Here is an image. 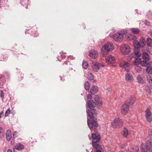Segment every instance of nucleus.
Masks as SVG:
<instances>
[{
	"instance_id": "obj_1",
	"label": "nucleus",
	"mask_w": 152,
	"mask_h": 152,
	"mask_svg": "<svg viewBox=\"0 0 152 152\" xmlns=\"http://www.w3.org/2000/svg\"><path fill=\"white\" fill-rule=\"evenodd\" d=\"M88 105L91 110H88L87 112L88 116L91 119V120H87L88 125L90 129L94 127H97L98 125L96 123V119L94 118V115L96 114V111L92 109L95 107L96 104L93 100H89L88 102Z\"/></svg>"
},
{
	"instance_id": "obj_2",
	"label": "nucleus",
	"mask_w": 152,
	"mask_h": 152,
	"mask_svg": "<svg viewBox=\"0 0 152 152\" xmlns=\"http://www.w3.org/2000/svg\"><path fill=\"white\" fill-rule=\"evenodd\" d=\"M114 49V47L112 43H108L105 45L103 47H102V48L101 53H102L103 56H105L107 55V53L103 52V50L107 52L111 51Z\"/></svg>"
},
{
	"instance_id": "obj_3",
	"label": "nucleus",
	"mask_w": 152,
	"mask_h": 152,
	"mask_svg": "<svg viewBox=\"0 0 152 152\" xmlns=\"http://www.w3.org/2000/svg\"><path fill=\"white\" fill-rule=\"evenodd\" d=\"M104 65L103 64L99 63L96 61H94L92 64V67L93 71L95 72H97L99 69L100 67H103Z\"/></svg>"
},
{
	"instance_id": "obj_4",
	"label": "nucleus",
	"mask_w": 152,
	"mask_h": 152,
	"mask_svg": "<svg viewBox=\"0 0 152 152\" xmlns=\"http://www.w3.org/2000/svg\"><path fill=\"white\" fill-rule=\"evenodd\" d=\"M121 50L123 54H127L130 51V47L127 45H124L121 47Z\"/></svg>"
},
{
	"instance_id": "obj_5",
	"label": "nucleus",
	"mask_w": 152,
	"mask_h": 152,
	"mask_svg": "<svg viewBox=\"0 0 152 152\" xmlns=\"http://www.w3.org/2000/svg\"><path fill=\"white\" fill-rule=\"evenodd\" d=\"M113 37L114 40L118 42L122 41L123 40V37L120 32L115 33L113 36Z\"/></svg>"
},
{
	"instance_id": "obj_6",
	"label": "nucleus",
	"mask_w": 152,
	"mask_h": 152,
	"mask_svg": "<svg viewBox=\"0 0 152 152\" xmlns=\"http://www.w3.org/2000/svg\"><path fill=\"white\" fill-rule=\"evenodd\" d=\"M112 125L113 127L118 128L121 126V122L119 118H116L115 119L112 123Z\"/></svg>"
},
{
	"instance_id": "obj_7",
	"label": "nucleus",
	"mask_w": 152,
	"mask_h": 152,
	"mask_svg": "<svg viewBox=\"0 0 152 152\" xmlns=\"http://www.w3.org/2000/svg\"><path fill=\"white\" fill-rule=\"evenodd\" d=\"M105 60L106 62L109 64H113L115 61V57L112 55L107 56L105 58Z\"/></svg>"
},
{
	"instance_id": "obj_8",
	"label": "nucleus",
	"mask_w": 152,
	"mask_h": 152,
	"mask_svg": "<svg viewBox=\"0 0 152 152\" xmlns=\"http://www.w3.org/2000/svg\"><path fill=\"white\" fill-rule=\"evenodd\" d=\"M129 108V105L126 104H123L121 107V111L122 113L124 115L126 114Z\"/></svg>"
},
{
	"instance_id": "obj_9",
	"label": "nucleus",
	"mask_w": 152,
	"mask_h": 152,
	"mask_svg": "<svg viewBox=\"0 0 152 152\" xmlns=\"http://www.w3.org/2000/svg\"><path fill=\"white\" fill-rule=\"evenodd\" d=\"M145 116L147 121L149 122H151L152 120L151 113L149 109L148 108L145 112Z\"/></svg>"
},
{
	"instance_id": "obj_10",
	"label": "nucleus",
	"mask_w": 152,
	"mask_h": 152,
	"mask_svg": "<svg viewBox=\"0 0 152 152\" xmlns=\"http://www.w3.org/2000/svg\"><path fill=\"white\" fill-rule=\"evenodd\" d=\"M120 66L121 67L124 69L126 72H128L129 71L130 66L129 64L125 62L121 64Z\"/></svg>"
},
{
	"instance_id": "obj_11",
	"label": "nucleus",
	"mask_w": 152,
	"mask_h": 152,
	"mask_svg": "<svg viewBox=\"0 0 152 152\" xmlns=\"http://www.w3.org/2000/svg\"><path fill=\"white\" fill-rule=\"evenodd\" d=\"M137 82L140 84H142L145 82V79L142 75H140L137 76Z\"/></svg>"
},
{
	"instance_id": "obj_12",
	"label": "nucleus",
	"mask_w": 152,
	"mask_h": 152,
	"mask_svg": "<svg viewBox=\"0 0 152 152\" xmlns=\"http://www.w3.org/2000/svg\"><path fill=\"white\" fill-rule=\"evenodd\" d=\"M98 142L95 141H92V146L96 149V152H102L101 151L102 149L101 146L97 143Z\"/></svg>"
},
{
	"instance_id": "obj_13",
	"label": "nucleus",
	"mask_w": 152,
	"mask_h": 152,
	"mask_svg": "<svg viewBox=\"0 0 152 152\" xmlns=\"http://www.w3.org/2000/svg\"><path fill=\"white\" fill-rule=\"evenodd\" d=\"M146 148L147 151L152 152V143L149 140L146 142Z\"/></svg>"
},
{
	"instance_id": "obj_14",
	"label": "nucleus",
	"mask_w": 152,
	"mask_h": 152,
	"mask_svg": "<svg viewBox=\"0 0 152 152\" xmlns=\"http://www.w3.org/2000/svg\"><path fill=\"white\" fill-rule=\"evenodd\" d=\"M94 100L96 105H98L99 106L101 105L102 104V99L99 96L95 95L94 96Z\"/></svg>"
},
{
	"instance_id": "obj_15",
	"label": "nucleus",
	"mask_w": 152,
	"mask_h": 152,
	"mask_svg": "<svg viewBox=\"0 0 152 152\" xmlns=\"http://www.w3.org/2000/svg\"><path fill=\"white\" fill-rule=\"evenodd\" d=\"M98 56L97 51L95 50H91L89 51V56L92 58H96Z\"/></svg>"
},
{
	"instance_id": "obj_16",
	"label": "nucleus",
	"mask_w": 152,
	"mask_h": 152,
	"mask_svg": "<svg viewBox=\"0 0 152 152\" xmlns=\"http://www.w3.org/2000/svg\"><path fill=\"white\" fill-rule=\"evenodd\" d=\"M92 137L93 140V141H92L99 142L100 140V136L99 135H96L95 133L92 134Z\"/></svg>"
},
{
	"instance_id": "obj_17",
	"label": "nucleus",
	"mask_w": 152,
	"mask_h": 152,
	"mask_svg": "<svg viewBox=\"0 0 152 152\" xmlns=\"http://www.w3.org/2000/svg\"><path fill=\"white\" fill-rule=\"evenodd\" d=\"M126 80L127 82H131L133 79L132 75L130 74H127L125 75Z\"/></svg>"
},
{
	"instance_id": "obj_18",
	"label": "nucleus",
	"mask_w": 152,
	"mask_h": 152,
	"mask_svg": "<svg viewBox=\"0 0 152 152\" xmlns=\"http://www.w3.org/2000/svg\"><path fill=\"white\" fill-rule=\"evenodd\" d=\"M6 138L8 141H10L12 138L11 131L10 130H7L6 133Z\"/></svg>"
},
{
	"instance_id": "obj_19",
	"label": "nucleus",
	"mask_w": 152,
	"mask_h": 152,
	"mask_svg": "<svg viewBox=\"0 0 152 152\" xmlns=\"http://www.w3.org/2000/svg\"><path fill=\"white\" fill-rule=\"evenodd\" d=\"M98 91V88L97 86H94L91 89L90 93L92 94H94L97 92Z\"/></svg>"
},
{
	"instance_id": "obj_20",
	"label": "nucleus",
	"mask_w": 152,
	"mask_h": 152,
	"mask_svg": "<svg viewBox=\"0 0 152 152\" xmlns=\"http://www.w3.org/2000/svg\"><path fill=\"white\" fill-rule=\"evenodd\" d=\"M133 44L134 47L135 48H139L141 47L140 43L137 40H135L134 41Z\"/></svg>"
},
{
	"instance_id": "obj_21",
	"label": "nucleus",
	"mask_w": 152,
	"mask_h": 152,
	"mask_svg": "<svg viewBox=\"0 0 152 152\" xmlns=\"http://www.w3.org/2000/svg\"><path fill=\"white\" fill-rule=\"evenodd\" d=\"M15 148L17 150H21L23 149L24 146L23 145L19 143L16 145Z\"/></svg>"
},
{
	"instance_id": "obj_22",
	"label": "nucleus",
	"mask_w": 152,
	"mask_h": 152,
	"mask_svg": "<svg viewBox=\"0 0 152 152\" xmlns=\"http://www.w3.org/2000/svg\"><path fill=\"white\" fill-rule=\"evenodd\" d=\"M139 42L141 44V47H144L145 46V38L143 37H141L140 39Z\"/></svg>"
},
{
	"instance_id": "obj_23",
	"label": "nucleus",
	"mask_w": 152,
	"mask_h": 152,
	"mask_svg": "<svg viewBox=\"0 0 152 152\" xmlns=\"http://www.w3.org/2000/svg\"><path fill=\"white\" fill-rule=\"evenodd\" d=\"M122 133L124 137H127L128 134V129L126 128H124L122 131Z\"/></svg>"
},
{
	"instance_id": "obj_24",
	"label": "nucleus",
	"mask_w": 152,
	"mask_h": 152,
	"mask_svg": "<svg viewBox=\"0 0 152 152\" xmlns=\"http://www.w3.org/2000/svg\"><path fill=\"white\" fill-rule=\"evenodd\" d=\"M142 58L143 59L149 60V56L148 54L146 52H144L142 54Z\"/></svg>"
},
{
	"instance_id": "obj_25",
	"label": "nucleus",
	"mask_w": 152,
	"mask_h": 152,
	"mask_svg": "<svg viewBox=\"0 0 152 152\" xmlns=\"http://www.w3.org/2000/svg\"><path fill=\"white\" fill-rule=\"evenodd\" d=\"M135 101V98L134 96H133L129 98L127 100V102L131 104H134V102Z\"/></svg>"
},
{
	"instance_id": "obj_26",
	"label": "nucleus",
	"mask_w": 152,
	"mask_h": 152,
	"mask_svg": "<svg viewBox=\"0 0 152 152\" xmlns=\"http://www.w3.org/2000/svg\"><path fill=\"white\" fill-rule=\"evenodd\" d=\"M148 60H143L141 61L140 62V64L142 66L146 67L148 66Z\"/></svg>"
},
{
	"instance_id": "obj_27",
	"label": "nucleus",
	"mask_w": 152,
	"mask_h": 152,
	"mask_svg": "<svg viewBox=\"0 0 152 152\" xmlns=\"http://www.w3.org/2000/svg\"><path fill=\"white\" fill-rule=\"evenodd\" d=\"M131 31L134 34H137L140 32V30L138 28H131Z\"/></svg>"
},
{
	"instance_id": "obj_28",
	"label": "nucleus",
	"mask_w": 152,
	"mask_h": 152,
	"mask_svg": "<svg viewBox=\"0 0 152 152\" xmlns=\"http://www.w3.org/2000/svg\"><path fill=\"white\" fill-rule=\"evenodd\" d=\"M148 45L151 47H152V39L150 38H148L147 40Z\"/></svg>"
},
{
	"instance_id": "obj_29",
	"label": "nucleus",
	"mask_w": 152,
	"mask_h": 152,
	"mask_svg": "<svg viewBox=\"0 0 152 152\" xmlns=\"http://www.w3.org/2000/svg\"><path fill=\"white\" fill-rule=\"evenodd\" d=\"M141 61V59L140 58H137L134 61V64L136 66H137L140 64Z\"/></svg>"
},
{
	"instance_id": "obj_30",
	"label": "nucleus",
	"mask_w": 152,
	"mask_h": 152,
	"mask_svg": "<svg viewBox=\"0 0 152 152\" xmlns=\"http://www.w3.org/2000/svg\"><path fill=\"white\" fill-rule=\"evenodd\" d=\"M82 66L83 68L85 69H86L88 66V64L87 62L86 61H83L82 64Z\"/></svg>"
},
{
	"instance_id": "obj_31",
	"label": "nucleus",
	"mask_w": 152,
	"mask_h": 152,
	"mask_svg": "<svg viewBox=\"0 0 152 152\" xmlns=\"http://www.w3.org/2000/svg\"><path fill=\"white\" fill-rule=\"evenodd\" d=\"M90 85L89 83L87 81L85 82L84 84V88L86 90H88L89 88Z\"/></svg>"
},
{
	"instance_id": "obj_32",
	"label": "nucleus",
	"mask_w": 152,
	"mask_h": 152,
	"mask_svg": "<svg viewBox=\"0 0 152 152\" xmlns=\"http://www.w3.org/2000/svg\"><path fill=\"white\" fill-rule=\"evenodd\" d=\"M135 69L136 72L138 73H140L142 70V68L137 65L135 67Z\"/></svg>"
},
{
	"instance_id": "obj_33",
	"label": "nucleus",
	"mask_w": 152,
	"mask_h": 152,
	"mask_svg": "<svg viewBox=\"0 0 152 152\" xmlns=\"http://www.w3.org/2000/svg\"><path fill=\"white\" fill-rule=\"evenodd\" d=\"M146 71L149 74L152 73V68L150 66H148L146 69Z\"/></svg>"
},
{
	"instance_id": "obj_34",
	"label": "nucleus",
	"mask_w": 152,
	"mask_h": 152,
	"mask_svg": "<svg viewBox=\"0 0 152 152\" xmlns=\"http://www.w3.org/2000/svg\"><path fill=\"white\" fill-rule=\"evenodd\" d=\"M145 90L148 93H150L151 92V89L148 86H145Z\"/></svg>"
},
{
	"instance_id": "obj_35",
	"label": "nucleus",
	"mask_w": 152,
	"mask_h": 152,
	"mask_svg": "<svg viewBox=\"0 0 152 152\" xmlns=\"http://www.w3.org/2000/svg\"><path fill=\"white\" fill-rule=\"evenodd\" d=\"M134 54L133 53L132 54L128 56L127 58V60L128 61H130L131 59L134 57Z\"/></svg>"
},
{
	"instance_id": "obj_36",
	"label": "nucleus",
	"mask_w": 152,
	"mask_h": 152,
	"mask_svg": "<svg viewBox=\"0 0 152 152\" xmlns=\"http://www.w3.org/2000/svg\"><path fill=\"white\" fill-rule=\"evenodd\" d=\"M133 151L134 152H137L139 150L138 147L137 146H134L133 147Z\"/></svg>"
},
{
	"instance_id": "obj_37",
	"label": "nucleus",
	"mask_w": 152,
	"mask_h": 152,
	"mask_svg": "<svg viewBox=\"0 0 152 152\" xmlns=\"http://www.w3.org/2000/svg\"><path fill=\"white\" fill-rule=\"evenodd\" d=\"M10 112L11 110L10 108L8 109L5 112L4 115L5 116L7 117L8 116L9 114L10 113Z\"/></svg>"
},
{
	"instance_id": "obj_38",
	"label": "nucleus",
	"mask_w": 152,
	"mask_h": 152,
	"mask_svg": "<svg viewBox=\"0 0 152 152\" xmlns=\"http://www.w3.org/2000/svg\"><path fill=\"white\" fill-rule=\"evenodd\" d=\"M4 92L2 91L1 90L0 91V97L3 100V99L4 98Z\"/></svg>"
},
{
	"instance_id": "obj_39",
	"label": "nucleus",
	"mask_w": 152,
	"mask_h": 152,
	"mask_svg": "<svg viewBox=\"0 0 152 152\" xmlns=\"http://www.w3.org/2000/svg\"><path fill=\"white\" fill-rule=\"evenodd\" d=\"M119 32H120L122 35L123 34L125 35L127 33V30L126 29H123Z\"/></svg>"
},
{
	"instance_id": "obj_40",
	"label": "nucleus",
	"mask_w": 152,
	"mask_h": 152,
	"mask_svg": "<svg viewBox=\"0 0 152 152\" xmlns=\"http://www.w3.org/2000/svg\"><path fill=\"white\" fill-rule=\"evenodd\" d=\"M3 131V129L2 127H0V136L1 138L3 135V133L2 131Z\"/></svg>"
},
{
	"instance_id": "obj_41",
	"label": "nucleus",
	"mask_w": 152,
	"mask_h": 152,
	"mask_svg": "<svg viewBox=\"0 0 152 152\" xmlns=\"http://www.w3.org/2000/svg\"><path fill=\"white\" fill-rule=\"evenodd\" d=\"M94 77L93 75L91 73L88 76V79L90 80H92L93 79Z\"/></svg>"
},
{
	"instance_id": "obj_42",
	"label": "nucleus",
	"mask_w": 152,
	"mask_h": 152,
	"mask_svg": "<svg viewBox=\"0 0 152 152\" xmlns=\"http://www.w3.org/2000/svg\"><path fill=\"white\" fill-rule=\"evenodd\" d=\"M149 138L151 140H152V132H150L149 133Z\"/></svg>"
},
{
	"instance_id": "obj_43",
	"label": "nucleus",
	"mask_w": 152,
	"mask_h": 152,
	"mask_svg": "<svg viewBox=\"0 0 152 152\" xmlns=\"http://www.w3.org/2000/svg\"><path fill=\"white\" fill-rule=\"evenodd\" d=\"M134 55L137 57H139L140 56L141 54L139 52H137L134 54Z\"/></svg>"
},
{
	"instance_id": "obj_44",
	"label": "nucleus",
	"mask_w": 152,
	"mask_h": 152,
	"mask_svg": "<svg viewBox=\"0 0 152 152\" xmlns=\"http://www.w3.org/2000/svg\"><path fill=\"white\" fill-rule=\"evenodd\" d=\"M18 134V132H14L13 134V137L14 138H15L17 137V134Z\"/></svg>"
},
{
	"instance_id": "obj_45",
	"label": "nucleus",
	"mask_w": 152,
	"mask_h": 152,
	"mask_svg": "<svg viewBox=\"0 0 152 152\" xmlns=\"http://www.w3.org/2000/svg\"><path fill=\"white\" fill-rule=\"evenodd\" d=\"M127 145L126 143L120 145V146L122 148H123L125 146Z\"/></svg>"
},
{
	"instance_id": "obj_46",
	"label": "nucleus",
	"mask_w": 152,
	"mask_h": 152,
	"mask_svg": "<svg viewBox=\"0 0 152 152\" xmlns=\"http://www.w3.org/2000/svg\"><path fill=\"white\" fill-rule=\"evenodd\" d=\"M60 56L62 59L65 58L66 57V56L63 53H62L60 55Z\"/></svg>"
},
{
	"instance_id": "obj_47",
	"label": "nucleus",
	"mask_w": 152,
	"mask_h": 152,
	"mask_svg": "<svg viewBox=\"0 0 152 152\" xmlns=\"http://www.w3.org/2000/svg\"><path fill=\"white\" fill-rule=\"evenodd\" d=\"M130 37L133 38L134 39H136V36L132 34L130 35Z\"/></svg>"
},
{
	"instance_id": "obj_48",
	"label": "nucleus",
	"mask_w": 152,
	"mask_h": 152,
	"mask_svg": "<svg viewBox=\"0 0 152 152\" xmlns=\"http://www.w3.org/2000/svg\"><path fill=\"white\" fill-rule=\"evenodd\" d=\"M145 23L146 25L149 26L150 25V22L148 21H146Z\"/></svg>"
},
{
	"instance_id": "obj_49",
	"label": "nucleus",
	"mask_w": 152,
	"mask_h": 152,
	"mask_svg": "<svg viewBox=\"0 0 152 152\" xmlns=\"http://www.w3.org/2000/svg\"><path fill=\"white\" fill-rule=\"evenodd\" d=\"M91 96L90 94H88L87 96V98L88 99H91Z\"/></svg>"
},
{
	"instance_id": "obj_50",
	"label": "nucleus",
	"mask_w": 152,
	"mask_h": 152,
	"mask_svg": "<svg viewBox=\"0 0 152 152\" xmlns=\"http://www.w3.org/2000/svg\"><path fill=\"white\" fill-rule=\"evenodd\" d=\"M7 152H12V151L11 150L9 149L7 150Z\"/></svg>"
},
{
	"instance_id": "obj_51",
	"label": "nucleus",
	"mask_w": 152,
	"mask_h": 152,
	"mask_svg": "<svg viewBox=\"0 0 152 152\" xmlns=\"http://www.w3.org/2000/svg\"><path fill=\"white\" fill-rule=\"evenodd\" d=\"M69 58H70L72 59H74V57H73L72 56H70L69 57Z\"/></svg>"
},
{
	"instance_id": "obj_52",
	"label": "nucleus",
	"mask_w": 152,
	"mask_h": 152,
	"mask_svg": "<svg viewBox=\"0 0 152 152\" xmlns=\"http://www.w3.org/2000/svg\"><path fill=\"white\" fill-rule=\"evenodd\" d=\"M7 57L6 56L5 59H3V61H5L6 60V59H7Z\"/></svg>"
},
{
	"instance_id": "obj_53",
	"label": "nucleus",
	"mask_w": 152,
	"mask_h": 152,
	"mask_svg": "<svg viewBox=\"0 0 152 152\" xmlns=\"http://www.w3.org/2000/svg\"><path fill=\"white\" fill-rule=\"evenodd\" d=\"M151 36L152 37V32H151Z\"/></svg>"
},
{
	"instance_id": "obj_54",
	"label": "nucleus",
	"mask_w": 152,
	"mask_h": 152,
	"mask_svg": "<svg viewBox=\"0 0 152 152\" xmlns=\"http://www.w3.org/2000/svg\"><path fill=\"white\" fill-rule=\"evenodd\" d=\"M23 1H22L20 3H21L22 4H23Z\"/></svg>"
},
{
	"instance_id": "obj_55",
	"label": "nucleus",
	"mask_w": 152,
	"mask_h": 152,
	"mask_svg": "<svg viewBox=\"0 0 152 152\" xmlns=\"http://www.w3.org/2000/svg\"><path fill=\"white\" fill-rule=\"evenodd\" d=\"M61 80H63V81H64V79H62V78H61Z\"/></svg>"
},
{
	"instance_id": "obj_56",
	"label": "nucleus",
	"mask_w": 152,
	"mask_h": 152,
	"mask_svg": "<svg viewBox=\"0 0 152 152\" xmlns=\"http://www.w3.org/2000/svg\"><path fill=\"white\" fill-rule=\"evenodd\" d=\"M148 151H144V152H148Z\"/></svg>"
},
{
	"instance_id": "obj_57",
	"label": "nucleus",
	"mask_w": 152,
	"mask_h": 152,
	"mask_svg": "<svg viewBox=\"0 0 152 152\" xmlns=\"http://www.w3.org/2000/svg\"><path fill=\"white\" fill-rule=\"evenodd\" d=\"M113 31L114 32H115V30H113Z\"/></svg>"
},
{
	"instance_id": "obj_58",
	"label": "nucleus",
	"mask_w": 152,
	"mask_h": 152,
	"mask_svg": "<svg viewBox=\"0 0 152 152\" xmlns=\"http://www.w3.org/2000/svg\"><path fill=\"white\" fill-rule=\"evenodd\" d=\"M28 1H27V0H26V1L25 2H27Z\"/></svg>"
},
{
	"instance_id": "obj_59",
	"label": "nucleus",
	"mask_w": 152,
	"mask_h": 152,
	"mask_svg": "<svg viewBox=\"0 0 152 152\" xmlns=\"http://www.w3.org/2000/svg\"><path fill=\"white\" fill-rule=\"evenodd\" d=\"M58 60H59L60 61H61V60L60 59H58Z\"/></svg>"
},
{
	"instance_id": "obj_60",
	"label": "nucleus",
	"mask_w": 152,
	"mask_h": 152,
	"mask_svg": "<svg viewBox=\"0 0 152 152\" xmlns=\"http://www.w3.org/2000/svg\"><path fill=\"white\" fill-rule=\"evenodd\" d=\"M66 64H66V63H65Z\"/></svg>"
}]
</instances>
